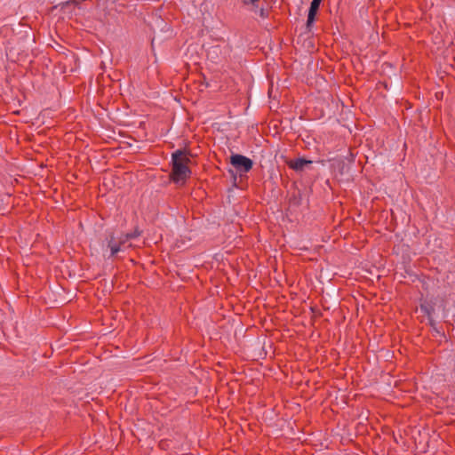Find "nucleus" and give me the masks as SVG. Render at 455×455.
<instances>
[{
	"label": "nucleus",
	"mask_w": 455,
	"mask_h": 455,
	"mask_svg": "<svg viewBox=\"0 0 455 455\" xmlns=\"http://www.w3.org/2000/svg\"><path fill=\"white\" fill-rule=\"evenodd\" d=\"M230 163L239 172H248L253 166L251 159L239 154L232 155Z\"/></svg>",
	"instance_id": "nucleus-2"
},
{
	"label": "nucleus",
	"mask_w": 455,
	"mask_h": 455,
	"mask_svg": "<svg viewBox=\"0 0 455 455\" xmlns=\"http://www.w3.org/2000/svg\"><path fill=\"white\" fill-rule=\"evenodd\" d=\"M421 309H422L423 311H425L428 315L431 314L430 308H428V307H427V306H423V305H422V306H421Z\"/></svg>",
	"instance_id": "nucleus-8"
},
{
	"label": "nucleus",
	"mask_w": 455,
	"mask_h": 455,
	"mask_svg": "<svg viewBox=\"0 0 455 455\" xmlns=\"http://www.w3.org/2000/svg\"><path fill=\"white\" fill-rule=\"evenodd\" d=\"M219 51H220V46H213V47H212V52L213 53H218Z\"/></svg>",
	"instance_id": "nucleus-9"
},
{
	"label": "nucleus",
	"mask_w": 455,
	"mask_h": 455,
	"mask_svg": "<svg viewBox=\"0 0 455 455\" xmlns=\"http://www.w3.org/2000/svg\"><path fill=\"white\" fill-rule=\"evenodd\" d=\"M172 179L175 183L185 181L191 174L188 164L190 163L187 153L182 150H176L172 156Z\"/></svg>",
	"instance_id": "nucleus-1"
},
{
	"label": "nucleus",
	"mask_w": 455,
	"mask_h": 455,
	"mask_svg": "<svg viewBox=\"0 0 455 455\" xmlns=\"http://www.w3.org/2000/svg\"><path fill=\"white\" fill-rule=\"evenodd\" d=\"M121 235L118 237H115L113 234H111L107 238V246L110 250V256H115L117 252L123 251L126 247V243H120Z\"/></svg>",
	"instance_id": "nucleus-3"
},
{
	"label": "nucleus",
	"mask_w": 455,
	"mask_h": 455,
	"mask_svg": "<svg viewBox=\"0 0 455 455\" xmlns=\"http://www.w3.org/2000/svg\"><path fill=\"white\" fill-rule=\"evenodd\" d=\"M311 164L312 161L306 160L304 158H297L287 162L288 166L296 172H302L305 167L310 165Z\"/></svg>",
	"instance_id": "nucleus-5"
},
{
	"label": "nucleus",
	"mask_w": 455,
	"mask_h": 455,
	"mask_svg": "<svg viewBox=\"0 0 455 455\" xmlns=\"http://www.w3.org/2000/svg\"><path fill=\"white\" fill-rule=\"evenodd\" d=\"M244 4L251 5V12L255 15H259L261 18H267L268 15V10L261 4L260 0H241Z\"/></svg>",
	"instance_id": "nucleus-4"
},
{
	"label": "nucleus",
	"mask_w": 455,
	"mask_h": 455,
	"mask_svg": "<svg viewBox=\"0 0 455 455\" xmlns=\"http://www.w3.org/2000/svg\"><path fill=\"white\" fill-rule=\"evenodd\" d=\"M321 2L322 0H312L307 20V28H309L312 26L313 22L315 21V18L321 4Z\"/></svg>",
	"instance_id": "nucleus-6"
},
{
	"label": "nucleus",
	"mask_w": 455,
	"mask_h": 455,
	"mask_svg": "<svg viewBox=\"0 0 455 455\" xmlns=\"http://www.w3.org/2000/svg\"><path fill=\"white\" fill-rule=\"evenodd\" d=\"M140 235V232L138 230H135L134 232L132 233H127L125 235H121L120 243H127L129 240L138 237Z\"/></svg>",
	"instance_id": "nucleus-7"
}]
</instances>
